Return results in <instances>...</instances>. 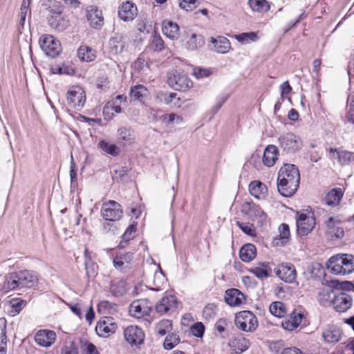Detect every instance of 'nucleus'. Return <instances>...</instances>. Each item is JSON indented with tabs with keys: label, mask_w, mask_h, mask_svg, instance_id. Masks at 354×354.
I'll list each match as a JSON object with an SVG mask.
<instances>
[{
	"label": "nucleus",
	"mask_w": 354,
	"mask_h": 354,
	"mask_svg": "<svg viewBox=\"0 0 354 354\" xmlns=\"http://www.w3.org/2000/svg\"><path fill=\"white\" fill-rule=\"evenodd\" d=\"M279 193L283 197L292 196L300 185V174L298 167L294 164L286 163L278 172L277 180Z\"/></svg>",
	"instance_id": "1"
},
{
	"label": "nucleus",
	"mask_w": 354,
	"mask_h": 354,
	"mask_svg": "<svg viewBox=\"0 0 354 354\" xmlns=\"http://www.w3.org/2000/svg\"><path fill=\"white\" fill-rule=\"evenodd\" d=\"M278 144L282 152L287 155L295 153L302 147L301 138L292 132L281 134L278 138Z\"/></svg>",
	"instance_id": "2"
},
{
	"label": "nucleus",
	"mask_w": 354,
	"mask_h": 354,
	"mask_svg": "<svg viewBox=\"0 0 354 354\" xmlns=\"http://www.w3.org/2000/svg\"><path fill=\"white\" fill-rule=\"evenodd\" d=\"M235 325L245 332L254 331L259 325L257 317L250 310H243L236 313Z\"/></svg>",
	"instance_id": "3"
},
{
	"label": "nucleus",
	"mask_w": 354,
	"mask_h": 354,
	"mask_svg": "<svg viewBox=\"0 0 354 354\" xmlns=\"http://www.w3.org/2000/svg\"><path fill=\"white\" fill-rule=\"evenodd\" d=\"M100 213L105 220L114 222L119 221L122 217L123 209L119 203L109 200L102 204Z\"/></svg>",
	"instance_id": "4"
},
{
	"label": "nucleus",
	"mask_w": 354,
	"mask_h": 354,
	"mask_svg": "<svg viewBox=\"0 0 354 354\" xmlns=\"http://www.w3.org/2000/svg\"><path fill=\"white\" fill-rule=\"evenodd\" d=\"M39 44L44 53L50 57H56L61 52L59 41L51 35H43L39 39Z\"/></svg>",
	"instance_id": "5"
},
{
	"label": "nucleus",
	"mask_w": 354,
	"mask_h": 354,
	"mask_svg": "<svg viewBox=\"0 0 354 354\" xmlns=\"http://www.w3.org/2000/svg\"><path fill=\"white\" fill-rule=\"evenodd\" d=\"M168 85L176 91H186L193 86L192 81L183 73L176 71L167 78Z\"/></svg>",
	"instance_id": "6"
},
{
	"label": "nucleus",
	"mask_w": 354,
	"mask_h": 354,
	"mask_svg": "<svg viewBox=\"0 0 354 354\" xmlns=\"http://www.w3.org/2000/svg\"><path fill=\"white\" fill-rule=\"evenodd\" d=\"M241 212L253 221L258 219L259 222H263L267 218L265 212L252 201L244 202L241 205Z\"/></svg>",
	"instance_id": "7"
},
{
	"label": "nucleus",
	"mask_w": 354,
	"mask_h": 354,
	"mask_svg": "<svg viewBox=\"0 0 354 354\" xmlns=\"http://www.w3.org/2000/svg\"><path fill=\"white\" fill-rule=\"evenodd\" d=\"M297 233L299 236H306L310 233L315 226L314 215L311 216L305 213L297 212Z\"/></svg>",
	"instance_id": "8"
},
{
	"label": "nucleus",
	"mask_w": 354,
	"mask_h": 354,
	"mask_svg": "<svg viewBox=\"0 0 354 354\" xmlns=\"http://www.w3.org/2000/svg\"><path fill=\"white\" fill-rule=\"evenodd\" d=\"M124 337L131 346L140 347L144 343L145 335L141 328L129 326L124 330Z\"/></svg>",
	"instance_id": "9"
},
{
	"label": "nucleus",
	"mask_w": 354,
	"mask_h": 354,
	"mask_svg": "<svg viewBox=\"0 0 354 354\" xmlns=\"http://www.w3.org/2000/svg\"><path fill=\"white\" fill-rule=\"evenodd\" d=\"M276 275L283 281L288 283L295 282L297 271L295 266L289 262L282 263L274 270Z\"/></svg>",
	"instance_id": "10"
},
{
	"label": "nucleus",
	"mask_w": 354,
	"mask_h": 354,
	"mask_svg": "<svg viewBox=\"0 0 354 354\" xmlns=\"http://www.w3.org/2000/svg\"><path fill=\"white\" fill-rule=\"evenodd\" d=\"M133 253H118L113 259V264L115 269L122 273H127L132 268Z\"/></svg>",
	"instance_id": "11"
},
{
	"label": "nucleus",
	"mask_w": 354,
	"mask_h": 354,
	"mask_svg": "<svg viewBox=\"0 0 354 354\" xmlns=\"http://www.w3.org/2000/svg\"><path fill=\"white\" fill-rule=\"evenodd\" d=\"M331 304L335 311L344 313L351 308L353 298L350 295L344 292H341L334 296L333 299L331 300Z\"/></svg>",
	"instance_id": "12"
},
{
	"label": "nucleus",
	"mask_w": 354,
	"mask_h": 354,
	"mask_svg": "<svg viewBox=\"0 0 354 354\" xmlns=\"http://www.w3.org/2000/svg\"><path fill=\"white\" fill-rule=\"evenodd\" d=\"M20 288H31L38 284V274L34 270H24L17 272Z\"/></svg>",
	"instance_id": "13"
},
{
	"label": "nucleus",
	"mask_w": 354,
	"mask_h": 354,
	"mask_svg": "<svg viewBox=\"0 0 354 354\" xmlns=\"http://www.w3.org/2000/svg\"><path fill=\"white\" fill-rule=\"evenodd\" d=\"M117 324L111 317H105L100 320L95 326V331L100 337H106L113 334L117 329Z\"/></svg>",
	"instance_id": "14"
},
{
	"label": "nucleus",
	"mask_w": 354,
	"mask_h": 354,
	"mask_svg": "<svg viewBox=\"0 0 354 354\" xmlns=\"http://www.w3.org/2000/svg\"><path fill=\"white\" fill-rule=\"evenodd\" d=\"M66 100L72 108L80 110L85 104L86 97L84 91L70 89L67 91Z\"/></svg>",
	"instance_id": "15"
},
{
	"label": "nucleus",
	"mask_w": 354,
	"mask_h": 354,
	"mask_svg": "<svg viewBox=\"0 0 354 354\" xmlns=\"http://www.w3.org/2000/svg\"><path fill=\"white\" fill-rule=\"evenodd\" d=\"M225 301L230 306H239L246 299L245 295L236 288H230L225 291Z\"/></svg>",
	"instance_id": "16"
},
{
	"label": "nucleus",
	"mask_w": 354,
	"mask_h": 354,
	"mask_svg": "<svg viewBox=\"0 0 354 354\" xmlns=\"http://www.w3.org/2000/svg\"><path fill=\"white\" fill-rule=\"evenodd\" d=\"M137 7L133 2H123L118 9V17L124 21H132L137 15Z\"/></svg>",
	"instance_id": "17"
},
{
	"label": "nucleus",
	"mask_w": 354,
	"mask_h": 354,
	"mask_svg": "<svg viewBox=\"0 0 354 354\" xmlns=\"http://www.w3.org/2000/svg\"><path fill=\"white\" fill-rule=\"evenodd\" d=\"M56 333L51 330H39L35 336V342L43 347L50 346L56 339Z\"/></svg>",
	"instance_id": "18"
},
{
	"label": "nucleus",
	"mask_w": 354,
	"mask_h": 354,
	"mask_svg": "<svg viewBox=\"0 0 354 354\" xmlns=\"http://www.w3.org/2000/svg\"><path fill=\"white\" fill-rule=\"evenodd\" d=\"M86 19L90 21L91 26L95 28H100L103 24L104 18L102 11L95 6H88L86 8Z\"/></svg>",
	"instance_id": "19"
},
{
	"label": "nucleus",
	"mask_w": 354,
	"mask_h": 354,
	"mask_svg": "<svg viewBox=\"0 0 354 354\" xmlns=\"http://www.w3.org/2000/svg\"><path fill=\"white\" fill-rule=\"evenodd\" d=\"M84 257L86 277L88 280H93L98 274V265L92 259L87 248L84 249Z\"/></svg>",
	"instance_id": "20"
},
{
	"label": "nucleus",
	"mask_w": 354,
	"mask_h": 354,
	"mask_svg": "<svg viewBox=\"0 0 354 354\" xmlns=\"http://www.w3.org/2000/svg\"><path fill=\"white\" fill-rule=\"evenodd\" d=\"M304 317V314L302 312H298L297 310H294L290 314L288 319L282 321L281 326L286 330L292 331L301 324Z\"/></svg>",
	"instance_id": "21"
},
{
	"label": "nucleus",
	"mask_w": 354,
	"mask_h": 354,
	"mask_svg": "<svg viewBox=\"0 0 354 354\" xmlns=\"http://www.w3.org/2000/svg\"><path fill=\"white\" fill-rule=\"evenodd\" d=\"M177 299L174 295H167L164 296L156 305L158 313L163 315L172 308H176Z\"/></svg>",
	"instance_id": "22"
},
{
	"label": "nucleus",
	"mask_w": 354,
	"mask_h": 354,
	"mask_svg": "<svg viewBox=\"0 0 354 354\" xmlns=\"http://www.w3.org/2000/svg\"><path fill=\"white\" fill-rule=\"evenodd\" d=\"M248 271L259 279H263L272 276V268L269 262L259 261L257 266L252 267Z\"/></svg>",
	"instance_id": "23"
},
{
	"label": "nucleus",
	"mask_w": 354,
	"mask_h": 354,
	"mask_svg": "<svg viewBox=\"0 0 354 354\" xmlns=\"http://www.w3.org/2000/svg\"><path fill=\"white\" fill-rule=\"evenodd\" d=\"M20 288L18 281L17 272H9L5 276L4 281L1 286V291L3 293H8L10 290H14Z\"/></svg>",
	"instance_id": "24"
},
{
	"label": "nucleus",
	"mask_w": 354,
	"mask_h": 354,
	"mask_svg": "<svg viewBox=\"0 0 354 354\" xmlns=\"http://www.w3.org/2000/svg\"><path fill=\"white\" fill-rule=\"evenodd\" d=\"M336 223H339V221H335L333 216H330L326 222L328 237L331 239H340L344 236L343 227L336 225Z\"/></svg>",
	"instance_id": "25"
},
{
	"label": "nucleus",
	"mask_w": 354,
	"mask_h": 354,
	"mask_svg": "<svg viewBox=\"0 0 354 354\" xmlns=\"http://www.w3.org/2000/svg\"><path fill=\"white\" fill-rule=\"evenodd\" d=\"M279 151L274 145H268L263 153V162L267 167H272L278 159Z\"/></svg>",
	"instance_id": "26"
},
{
	"label": "nucleus",
	"mask_w": 354,
	"mask_h": 354,
	"mask_svg": "<svg viewBox=\"0 0 354 354\" xmlns=\"http://www.w3.org/2000/svg\"><path fill=\"white\" fill-rule=\"evenodd\" d=\"M323 284L328 286L333 290H342V291H354V281H340L338 279L326 280L324 279Z\"/></svg>",
	"instance_id": "27"
},
{
	"label": "nucleus",
	"mask_w": 354,
	"mask_h": 354,
	"mask_svg": "<svg viewBox=\"0 0 354 354\" xmlns=\"http://www.w3.org/2000/svg\"><path fill=\"white\" fill-rule=\"evenodd\" d=\"M229 346L236 353H241L249 348L250 342L249 339L244 337L242 334H240L230 341Z\"/></svg>",
	"instance_id": "28"
},
{
	"label": "nucleus",
	"mask_w": 354,
	"mask_h": 354,
	"mask_svg": "<svg viewBox=\"0 0 354 354\" xmlns=\"http://www.w3.org/2000/svg\"><path fill=\"white\" fill-rule=\"evenodd\" d=\"M125 46L123 36L120 33H115L109 41V52L113 55L120 54Z\"/></svg>",
	"instance_id": "29"
},
{
	"label": "nucleus",
	"mask_w": 354,
	"mask_h": 354,
	"mask_svg": "<svg viewBox=\"0 0 354 354\" xmlns=\"http://www.w3.org/2000/svg\"><path fill=\"white\" fill-rule=\"evenodd\" d=\"M179 26L176 23L172 21H163L162 30L167 37L172 40L178 39L179 37Z\"/></svg>",
	"instance_id": "30"
},
{
	"label": "nucleus",
	"mask_w": 354,
	"mask_h": 354,
	"mask_svg": "<svg viewBox=\"0 0 354 354\" xmlns=\"http://www.w3.org/2000/svg\"><path fill=\"white\" fill-rule=\"evenodd\" d=\"M257 256V248L252 243L244 244L239 250V257L243 262H250Z\"/></svg>",
	"instance_id": "31"
},
{
	"label": "nucleus",
	"mask_w": 354,
	"mask_h": 354,
	"mask_svg": "<svg viewBox=\"0 0 354 354\" xmlns=\"http://www.w3.org/2000/svg\"><path fill=\"white\" fill-rule=\"evenodd\" d=\"M344 196L342 188H333L324 197L326 203L329 206H336L339 204Z\"/></svg>",
	"instance_id": "32"
},
{
	"label": "nucleus",
	"mask_w": 354,
	"mask_h": 354,
	"mask_svg": "<svg viewBox=\"0 0 354 354\" xmlns=\"http://www.w3.org/2000/svg\"><path fill=\"white\" fill-rule=\"evenodd\" d=\"M131 167L128 166H120L114 169L115 176L113 179L117 183L126 184L131 181L130 171Z\"/></svg>",
	"instance_id": "33"
},
{
	"label": "nucleus",
	"mask_w": 354,
	"mask_h": 354,
	"mask_svg": "<svg viewBox=\"0 0 354 354\" xmlns=\"http://www.w3.org/2000/svg\"><path fill=\"white\" fill-rule=\"evenodd\" d=\"M339 255H333L327 261L326 265L328 270L335 274H346V269L340 263Z\"/></svg>",
	"instance_id": "34"
},
{
	"label": "nucleus",
	"mask_w": 354,
	"mask_h": 354,
	"mask_svg": "<svg viewBox=\"0 0 354 354\" xmlns=\"http://www.w3.org/2000/svg\"><path fill=\"white\" fill-rule=\"evenodd\" d=\"M210 41L217 53H225L230 48V41L225 37H218L217 39L212 37Z\"/></svg>",
	"instance_id": "35"
},
{
	"label": "nucleus",
	"mask_w": 354,
	"mask_h": 354,
	"mask_svg": "<svg viewBox=\"0 0 354 354\" xmlns=\"http://www.w3.org/2000/svg\"><path fill=\"white\" fill-rule=\"evenodd\" d=\"M137 225L138 223L133 221L126 229L125 232L121 236V241L118 246L120 249L124 248L129 244V241L133 238L132 234L136 232Z\"/></svg>",
	"instance_id": "36"
},
{
	"label": "nucleus",
	"mask_w": 354,
	"mask_h": 354,
	"mask_svg": "<svg viewBox=\"0 0 354 354\" xmlns=\"http://www.w3.org/2000/svg\"><path fill=\"white\" fill-rule=\"evenodd\" d=\"M249 192L256 198H261L267 192V187L259 180L252 181L249 185Z\"/></svg>",
	"instance_id": "37"
},
{
	"label": "nucleus",
	"mask_w": 354,
	"mask_h": 354,
	"mask_svg": "<svg viewBox=\"0 0 354 354\" xmlns=\"http://www.w3.org/2000/svg\"><path fill=\"white\" fill-rule=\"evenodd\" d=\"M97 146L102 151L113 157L119 156L121 152L120 149L115 144L111 143L106 140H100Z\"/></svg>",
	"instance_id": "38"
},
{
	"label": "nucleus",
	"mask_w": 354,
	"mask_h": 354,
	"mask_svg": "<svg viewBox=\"0 0 354 354\" xmlns=\"http://www.w3.org/2000/svg\"><path fill=\"white\" fill-rule=\"evenodd\" d=\"M77 56L83 62H93L96 58L95 51L91 47L83 46L77 49Z\"/></svg>",
	"instance_id": "39"
},
{
	"label": "nucleus",
	"mask_w": 354,
	"mask_h": 354,
	"mask_svg": "<svg viewBox=\"0 0 354 354\" xmlns=\"http://www.w3.org/2000/svg\"><path fill=\"white\" fill-rule=\"evenodd\" d=\"M110 291L115 297L122 296L127 291L126 281L124 280L112 281L110 285Z\"/></svg>",
	"instance_id": "40"
},
{
	"label": "nucleus",
	"mask_w": 354,
	"mask_h": 354,
	"mask_svg": "<svg viewBox=\"0 0 354 354\" xmlns=\"http://www.w3.org/2000/svg\"><path fill=\"white\" fill-rule=\"evenodd\" d=\"M340 263L346 269V274H351L354 271V256L350 254H338Z\"/></svg>",
	"instance_id": "41"
},
{
	"label": "nucleus",
	"mask_w": 354,
	"mask_h": 354,
	"mask_svg": "<svg viewBox=\"0 0 354 354\" xmlns=\"http://www.w3.org/2000/svg\"><path fill=\"white\" fill-rule=\"evenodd\" d=\"M248 4L252 10L258 12H267L270 8L266 0H249Z\"/></svg>",
	"instance_id": "42"
},
{
	"label": "nucleus",
	"mask_w": 354,
	"mask_h": 354,
	"mask_svg": "<svg viewBox=\"0 0 354 354\" xmlns=\"http://www.w3.org/2000/svg\"><path fill=\"white\" fill-rule=\"evenodd\" d=\"M204 44L205 41L202 35L193 33L187 41L186 47L187 49L194 50L203 46Z\"/></svg>",
	"instance_id": "43"
},
{
	"label": "nucleus",
	"mask_w": 354,
	"mask_h": 354,
	"mask_svg": "<svg viewBox=\"0 0 354 354\" xmlns=\"http://www.w3.org/2000/svg\"><path fill=\"white\" fill-rule=\"evenodd\" d=\"M140 300L133 301L129 308L130 315L133 317H140L149 314V312L152 310V307H148L147 311H142L141 304L139 303Z\"/></svg>",
	"instance_id": "44"
},
{
	"label": "nucleus",
	"mask_w": 354,
	"mask_h": 354,
	"mask_svg": "<svg viewBox=\"0 0 354 354\" xmlns=\"http://www.w3.org/2000/svg\"><path fill=\"white\" fill-rule=\"evenodd\" d=\"M147 91H148L145 86L138 84L131 87L130 91V97L133 100L141 102L144 96L147 95Z\"/></svg>",
	"instance_id": "45"
},
{
	"label": "nucleus",
	"mask_w": 354,
	"mask_h": 354,
	"mask_svg": "<svg viewBox=\"0 0 354 354\" xmlns=\"http://www.w3.org/2000/svg\"><path fill=\"white\" fill-rule=\"evenodd\" d=\"M322 336L326 342L335 344L340 340L342 332L339 329H329L324 331Z\"/></svg>",
	"instance_id": "46"
},
{
	"label": "nucleus",
	"mask_w": 354,
	"mask_h": 354,
	"mask_svg": "<svg viewBox=\"0 0 354 354\" xmlns=\"http://www.w3.org/2000/svg\"><path fill=\"white\" fill-rule=\"evenodd\" d=\"M270 312L277 317H283L286 313V305L281 301H274L270 306Z\"/></svg>",
	"instance_id": "47"
},
{
	"label": "nucleus",
	"mask_w": 354,
	"mask_h": 354,
	"mask_svg": "<svg viewBox=\"0 0 354 354\" xmlns=\"http://www.w3.org/2000/svg\"><path fill=\"white\" fill-rule=\"evenodd\" d=\"M50 72L53 74L74 75L76 73V69L63 64L62 66H57L55 68L52 66Z\"/></svg>",
	"instance_id": "48"
},
{
	"label": "nucleus",
	"mask_w": 354,
	"mask_h": 354,
	"mask_svg": "<svg viewBox=\"0 0 354 354\" xmlns=\"http://www.w3.org/2000/svg\"><path fill=\"white\" fill-rule=\"evenodd\" d=\"M180 342L179 335L176 333H169L163 342V348L166 350H171Z\"/></svg>",
	"instance_id": "49"
},
{
	"label": "nucleus",
	"mask_w": 354,
	"mask_h": 354,
	"mask_svg": "<svg viewBox=\"0 0 354 354\" xmlns=\"http://www.w3.org/2000/svg\"><path fill=\"white\" fill-rule=\"evenodd\" d=\"M70 178H71V187L72 189H75L78 185L76 165H75V162L74 161L72 154L71 156Z\"/></svg>",
	"instance_id": "50"
},
{
	"label": "nucleus",
	"mask_w": 354,
	"mask_h": 354,
	"mask_svg": "<svg viewBox=\"0 0 354 354\" xmlns=\"http://www.w3.org/2000/svg\"><path fill=\"white\" fill-rule=\"evenodd\" d=\"M235 39L241 43H246L249 41H255L258 39L255 32H243L235 35Z\"/></svg>",
	"instance_id": "51"
},
{
	"label": "nucleus",
	"mask_w": 354,
	"mask_h": 354,
	"mask_svg": "<svg viewBox=\"0 0 354 354\" xmlns=\"http://www.w3.org/2000/svg\"><path fill=\"white\" fill-rule=\"evenodd\" d=\"M198 0H178L179 7L186 11H192L199 6Z\"/></svg>",
	"instance_id": "52"
},
{
	"label": "nucleus",
	"mask_w": 354,
	"mask_h": 354,
	"mask_svg": "<svg viewBox=\"0 0 354 354\" xmlns=\"http://www.w3.org/2000/svg\"><path fill=\"white\" fill-rule=\"evenodd\" d=\"M172 329V322L169 319H162L158 323V333L164 336L167 333L169 332Z\"/></svg>",
	"instance_id": "53"
},
{
	"label": "nucleus",
	"mask_w": 354,
	"mask_h": 354,
	"mask_svg": "<svg viewBox=\"0 0 354 354\" xmlns=\"http://www.w3.org/2000/svg\"><path fill=\"white\" fill-rule=\"evenodd\" d=\"M205 329V328L204 324L201 322L194 323L190 328V330L192 335L198 338L203 337L204 335Z\"/></svg>",
	"instance_id": "54"
},
{
	"label": "nucleus",
	"mask_w": 354,
	"mask_h": 354,
	"mask_svg": "<svg viewBox=\"0 0 354 354\" xmlns=\"http://www.w3.org/2000/svg\"><path fill=\"white\" fill-rule=\"evenodd\" d=\"M177 94L176 93H168L166 91H160L157 93V98L160 102H163L166 104H170L174 98H176Z\"/></svg>",
	"instance_id": "55"
},
{
	"label": "nucleus",
	"mask_w": 354,
	"mask_h": 354,
	"mask_svg": "<svg viewBox=\"0 0 354 354\" xmlns=\"http://www.w3.org/2000/svg\"><path fill=\"white\" fill-rule=\"evenodd\" d=\"M279 231L280 240H281L282 243L284 244L288 242L290 236L289 225L287 223L281 224L279 227Z\"/></svg>",
	"instance_id": "56"
},
{
	"label": "nucleus",
	"mask_w": 354,
	"mask_h": 354,
	"mask_svg": "<svg viewBox=\"0 0 354 354\" xmlns=\"http://www.w3.org/2000/svg\"><path fill=\"white\" fill-rule=\"evenodd\" d=\"M236 225L241 230V231L248 236H256L255 229L253 224L243 223L240 221L236 222Z\"/></svg>",
	"instance_id": "57"
},
{
	"label": "nucleus",
	"mask_w": 354,
	"mask_h": 354,
	"mask_svg": "<svg viewBox=\"0 0 354 354\" xmlns=\"http://www.w3.org/2000/svg\"><path fill=\"white\" fill-rule=\"evenodd\" d=\"M118 139L123 141V145H125L127 143H131V133L130 130L126 127H121L118 129Z\"/></svg>",
	"instance_id": "58"
},
{
	"label": "nucleus",
	"mask_w": 354,
	"mask_h": 354,
	"mask_svg": "<svg viewBox=\"0 0 354 354\" xmlns=\"http://www.w3.org/2000/svg\"><path fill=\"white\" fill-rule=\"evenodd\" d=\"M48 8L50 12L60 15L64 11L61 2L57 0H49Z\"/></svg>",
	"instance_id": "59"
},
{
	"label": "nucleus",
	"mask_w": 354,
	"mask_h": 354,
	"mask_svg": "<svg viewBox=\"0 0 354 354\" xmlns=\"http://www.w3.org/2000/svg\"><path fill=\"white\" fill-rule=\"evenodd\" d=\"M151 48L154 51H161L164 49V41L159 35H154L151 42Z\"/></svg>",
	"instance_id": "60"
},
{
	"label": "nucleus",
	"mask_w": 354,
	"mask_h": 354,
	"mask_svg": "<svg viewBox=\"0 0 354 354\" xmlns=\"http://www.w3.org/2000/svg\"><path fill=\"white\" fill-rule=\"evenodd\" d=\"M353 155V153L348 151H340L338 155V160L342 165H348L351 161Z\"/></svg>",
	"instance_id": "61"
},
{
	"label": "nucleus",
	"mask_w": 354,
	"mask_h": 354,
	"mask_svg": "<svg viewBox=\"0 0 354 354\" xmlns=\"http://www.w3.org/2000/svg\"><path fill=\"white\" fill-rule=\"evenodd\" d=\"M26 301L23 300L21 299H14L13 302L11 303V307L12 309V312L16 314H19L21 310L26 306Z\"/></svg>",
	"instance_id": "62"
},
{
	"label": "nucleus",
	"mask_w": 354,
	"mask_h": 354,
	"mask_svg": "<svg viewBox=\"0 0 354 354\" xmlns=\"http://www.w3.org/2000/svg\"><path fill=\"white\" fill-rule=\"evenodd\" d=\"M84 354H100L97 347L91 342L86 341L82 347Z\"/></svg>",
	"instance_id": "63"
},
{
	"label": "nucleus",
	"mask_w": 354,
	"mask_h": 354,
	"mask_svg": "<svg viewBox=\"0 0 354 354\" xmlns=\"http://www.w3.org/2000/svg\"><path fill=\"white\" fill-rule=\"evenodd\" d=\"M62 354H78V347L75 343V342L72 341L70 342L68 346H65L62 348Z\"/></svg>",
	"instance_id": "64"
}]
</instances>
